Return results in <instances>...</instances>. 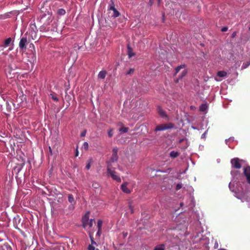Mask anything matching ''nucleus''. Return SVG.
<instances>
[{"instance_id":"f257e3e1","label":"nucleus","mask_w":250,"mask_h":250,"mask_svg":"<svg viewBox=\"0 0 250 250\" xmlns=\"http://www.w3.org/2000/svg\"><path fill=\"white\" fill-rule=\"evenodd\" d=\"M229 187L230 189L235 193V196L240 199L242 202L248 203V207L250 208V192L244 190L242 186H238L236 189L231 184H229Z\"/></svg>"},{"instance_id":"f03ea898","label":"nucleus","mask_w":250,"mask_h":250,"mask_svg":"<svg viewBox=\"0 0 250 250\" xmlns=\"http://www.w3.org/2000/svg\"><path fill=\"white\" fill-rule=\"evenodd\" d=\"M17 169L19 172L24 165L25 161V156L21 150L17 151Z\"/></svg>"},{"instance_id":"7ed1b4c3","label":"nucleus","mask_w":250,"mask_h":250,"mask_svg":"<svg viewBox=\"0 0 250 250\" xmlns=\"http://www.w3.org/2000/svg\"><path fill=\"white\" fill-rule=\"evenodd\" d=\"M107 173L111 176L113 180L117 182H121V179L120 176L118 175V173L115 171L113 166H111L110 165L107 166Z\"/></svg>"},{"instance_id":"20e7f679","label":"nucleus","mask_w":250,"mask_h":250,"mask_svg":"<svg viewBox=\"0 0 250 250\" xmlns=\"http://www.w3.org/2000/svg\"><path fill=\"white\" fill-rule=\"evenodd\" d=\"M118 148L117 147H113L112 151V155L110 157V159L106 161L107 166H109L110 165L112 166V163L116 162L118 160Z\"/></svg>"},{"instance_id":"39448f33","label":"nucleus","mask_w":250,"mask_h":250,"mask_svg":"<svg viewBox=\"0 0 250 250\" xmlns=\"http://www.w3.org/2000/svg\"><path fill=\"white\" fill-rule=\"evenodd\" d=\"M6 75L8 79V83H12L13 82H16L15 79L16 73L15 70L9 67L6 69Z\"/></svg>"},{"instance_id":"423d86ee","label":"nucleus","mask_w":250,"mask_h":250,"mask_svg":"<svg viewBox=\"0 0 250 250\" xmlns=\"http://www.w3.org/2000/svg\"><path fill=\"white\" fill-rule=\"evenodd\" d=\"M173 127L174 125L171 123H169L168 124H161L156 126L154 131H163L168 129H171Z\"/></svg>"},{"instance_id":"0eeeda50","label":"nucleus","mask_w":250,"mask_h":250,"mask_svg":"<svg viewBox=\"0 0 250 250\" xmlns=\"http://www.w3.org/2000/svg\"><path fill=\"white\" fill-rule=\"evenodd\" d=\"M29 48H30L31 53L29 54L30 56L28 57L29 58L28 61L30 62H34L36 61V55L35 46L33 44L30 43L29 46Z\"/></svg>"},{"instance_id":"6e6552de","label":"nucleus","mask_w":250,"mask_h":250,"mask_svg":"<svg viewBox=\"0 0 250 250\" xmlns=\"http://www.w3.org/2000/svg\"><path fill=\"white\" fill-rule=\"evenodd\" d=\"M230 162L232 167L236 169H239L241 167V165L239 162V159L238 158H233L231 159Z\"/></svg>"},{"instance_id":"1a4fd4ad","label":"nucleus","mask_w":250,"mask_h":250,"mask_svg":"<svg viewBox=\"0 0 250 250\" xmlns=\"http://www.w3.org/2000/svg\"><path fill=\"white\" fill-rule=\"evenodd\" d=\"M27 43V40L26 37H23L20 40L19 42V47L20 49L23 51L26 49V45Z\"/></svg>"},{"instance_id":"9d476101","label":"nucleus","mask_w":250,"mask_h":250,"mask_svg":"<svg viewBox=\"0 0 250 250\" xmlns=\"http://www.w3.org/2000/svg\"><path fill=\"white\" fill-rule=\"evenodd\" d=\"M244 174L246 177L247 181L250 184V167L247 166L244 168Z\"/></svg>"},{"instance_id":"9b49d317","label":"nucleus","mask_w":250,"mask_h":250,"mask_svg":"<svg viewBox=\"0 0 250 250\" xmlns=\"http://www.w3.org/2000/svg\"><path fill=\"white\" fill-rule=\"evenodd\" d=\"M89 212H87L82 217L83 227L85 228L87 227V223L88 222L89 217Z\"/></svg>"},{"instance_id":"f8f14e48","label":"nucleus","mask_w":250,"mask_h":250,"mask_svg":"<svg viewBox=\"0 0 250 250\" xmlns=\"http://www.w3.org/2000/svg\"><path fill=\"white\" fill-rule=\"evenodd\" d=\"M127 185H128L127 182L124 183L121 186V189L124 193L129 194V193H131V190L127 187Z\"/></svg>"},{"instance_id":"ddd939ff","label":"nucleus","mask_w":250,"mask_h":250,"mask_svg":"<svg viewBox=\"0 0 250 250\" xmlns=\"http://www.w3.org/2000/svg\"><path fill=\"white\" fill-rule=\"evenodd\" d=\"M14 39H12L11 38H8L5 40L4 41V45L3 46L5 47L9 46L10 45H14Z\"/></svg>"},{"instance_id":"4468645a","label":"nucleus","mask_w":250,"mask_h":250,"mask_svg":"<svg viewBox=\"0 0 250 250\" xmlns=\"http://www.w3.org/2000/svg\"><path fill=\"white\" fill-rule=\"evenodd\" d=\"M157 111L160 116L163 118H167V116L163 110V109L160 106L158 107Z\"/></svg>"},{"instance_id":"2eb2a0df","label":"nucleus","mask_w":250,"mask_h":250,"mask_svg":"<svg viewBox=\"0 0 250 250\" xmlns=\"http://www.w3.org/2000/svg\"><path fill=\"white\" fill-rule=\"evenodd\" d=\"M106 75V72L105 71H101L98 74V77L99 79H104L105 78Z\"/></svg>"},{"instance_id":"dca6fc26","label":"nucleus","mask_w":250,"mask_h":250,"mask_svg":"<svg viewBox=\"0 0 250 250\" xmlns=\"http://www.w3.org/2000/svg\"><path fill=\"white\" fill-rule=\"evenodd\" d=\"M2 250H12L11 247L7 243L4 244L0 246Z\"/></svg>"},{"instance_id":"f3484780","label":"nucleus","mask_w":250,"mask_h":250,"mask_svg":"<svg viewBox=\"0 0 250 250\" xmlns=\"http://www.w3.org/2000/svg\"><path fill=\"white\" fill-rule=\"evenodd\" d=\"M179 153L177 151H172L170 152L169 156L170 157L172 158H175L177 157H178L179 155Z\"/></svg>"},{"instance_id":"a211bd4d","label":"nucleus","mask_w":250,"mask_h":250,"mask_svg":"<svg viewBox=\"0 0 250 250\" xmlns=\"http://www.w3.org/2000/svg\"><path fill=\"white\" fill-rule=\"evenodd\" d=\"M185 66H186V65L185 64H182V65L176 67L175 73L174 74V75H176L181 69L184 68L185 67Z\"/></svg>"},{"instance_id":"6ab92c4d","label":"nucleus","mask_w":250,"mask_h":250,"mask_svg":"<svg viewBox=\"0 0 250 250\" xmlns=\"http://www.w3.org/2000/svg\"><path fill=\"white\" fill-rule=\"evenodd\" d=\"M165 246L164 244H161L156 246L154 250H165Z\"/></svg>"},{"instance_id":"aec40b11","label":"nucleus","mask_w":250,"mask_h":250,"mask_svg":"<svg viewBox=\"0 0 250 250\" xmlns=\"http://www.w3.org/2000/svg\"><path fill=\"white\" fill-rule=\"evenodd\" d=\"M227 72L224 71H220L217 72V76L220 77H224L227 76Z\"/></svg>"},{"instance_id":"412c9836","label":"nucleus","mask_w":250,"mask_h":250,"mask_svg":"<svg viewBox=\"0 0 250 250\" xmlns=\"http://www.w3.org/2000/svg\"><path fill=\"white\" fill-rule=\"evenodd\" d=\"M68 200L69 203L71 204L75 203V200L72 194H68Z\"/></svg>"},{"instance_id":"4be33fe9","label":"nucleus","mask_w":250,"mask_h":250,"mask_svg":"<svg viewBox=\"0 0 250 250\" xmlns=\"http://www.w3.org/2000/svg\"><path fill=\"white\" fill-rule=\"evenodd\" d=\"M127 49H128V54L129 58H130L134 56L135 55V54L132 52V49L131 48V47H129V46H128Z\"/></svg>"},{"instance_id":"5701e85b","label":"nucleus","mask_w":250,"mask_h":250,"mask_svg":"<svg viewBox=\"0 0 250 250\" xmlns=\"http://www.w3.org/2000/svg\"><path fill=\"white\" fill-rule=\"evenodd\" d=\"M113 14L112 15V17L114 18L118 17L120 16V13L119 12V11L115 9L113 11Z\"/></svg>"},{"instance_id":"b1692460","label":"nucleus","mask_w":250,"mask_h":250,"mask_svg":"<svg viewBox=\"0 0 250 250\" xmlns=\"http://www.w3.org/2000/svg\"><path fill=\"white\" fill-rule=\"evenodd\" d=\"M128 130V127L123 126L119 129V131L123 133H126Z\"/></svg>"},{"instance_id":"393cba45","label":"nucleus","mask_w":250,"mask_h":250,"mask_svg":"<svg viewBox=\"0 0 250 250\" xmlns=\"http://www.w3.org/2000/svg\"><path fill=\"white\" fill-rule=\"evenodd\" d=\"M57 13L60 15H64L65 14V11L64 9L61 8L58 10Z\"/></svg>"},{"instance_id":"a878e982","label":"nucleus","mask_w":250,"mask_h":250,"mask_svg":"<svg viewBox=\"0 0 250 250\" xmlns=\"http://www.w3.org/2000/svg\"><path fill=\"white\" fill-rule=\"evenodd\" d=\"M93 222H95V221L93 219H91L88 220V222L87 223V226H89V227H91L93 225Z\"/></svg>"},{"instance_id":"bb28decb","label":"nucleus","mask_w":250,"mask_h":250,"mask_svg":"<svg viewBox=\"0 0 250 250\" xmlns=\"http://www.w3.org/2000/svg\"><path fill=\"white\" fill-rule=\"evenodd\" d=\"M207 106L205 104H202L200 107V110L201 111H205L207 109Z\"/></svg>"},{"instance_id":"cd10ccee","label":"nucleus","mask_w":250,"mask_h":250,"mask_svg":"<svg viewBox=\"0 0 250 250\" xmlns=\"http://www.w3.org/2000/svg\"><path fill=\"white\" fill-rule=\"evenodd\" d=\"M102 224H103V221L101 220H99L98 221V224H97L98 229H102Z\"/></svg>"},{"instance_id":"c85d7f7f","label":"nucleus","mask_w":250,"mask_h":250,"mask_svg":"<svg viewBox=\"0 0 250 250\" xmlns=\"http://www.w3.org/2000/svg\"><path fill=\"white\" fill-rule=\"evenodd\" d=\"M128 207H129V209L130 210V213H133L134 209H133V207L132 206V202H130L129 203Z\"/></svg>"},{"instance_id":"c756f323","label":"nucleus","mask_w":250,"mask_h":250,"mask_svg":"<svg viewBox=\"0 0 250 250\" xmlns=\"http://www.w3.org/2000/svg\"><path fill=\"white\" fill-rule=\"evenodd\" d=\"M89 237L90 238L91 243L92 245H97V243L94 241V238L91 234L89 235Z\"/></svg>"},{"instance_id":"7c9ffc66","label":"nucleus","mask_w":250,"mask_h":250,"mask_svg":"<svg viewBox=\"0 0 250 250\" xmlns=\"http://www.w3.org/2000/svg\"><path fill=\"white\" fill-rule=\"evenodd\" d=\"M113 129L112 128L110 129L108 131V135L109 137H112L113 136Z\"/></svg>"},{"instance_id":"2f4dec72","label":"nucleus","mask_w":250,"mask_h":250,"mask_svg":"<svg viewBox=\"0 0 250 250\" xmlns=\"http://www.w3.org/2000/svg\"><path fill=\"white\" fill-rule=\"evenodd\" d=\"M51 96V98L52 99L55 101H59V99L56 96H55V95L53 94H51L50 95Z\"/></svg>"},{"instance_id":"473e14b6","label":"nucleus","mask_w":250,"mask_h":250,"mask_svg":"<svg viewBox=\"0 0 250 250\" xmlns=\"http://www.w3.org/2000/svg\"><path fill=\"white\" fill-rule=\"evenodd\" d=\"M92 187L94 188H98L99 187V184L98 183H94L92 184Z\"/></svg>"},{"instance_id":"72a5a7b5","label":"nucleus","mask_w":250,"mask_h":250,"mask_svg":"<svg viewBox=\"0 0 250 250\" xmlns=\"http://www.w3.org/2000/svg\"><path fill=\"white\" fill-rule=\"evenodd\" d=\"M134 71V69L133 68H130L129 70L126 72V75H130L132 74Z\"/></svg>"},{"instance_id":"f704fd0d","label":"nucleus","mask_w":250,"mask_h":250,"mask_svg":"<svg viewBox=\"0 0 250 250\" xmlns=\"http://www.w3.org/2000/svg\"><path fill=\"white\" fill-rule=\"evenodd\" d=\"M182 184L179 183V184H177V185L176 186V190H178L182 188Z\"/></svg>"},{"instance_id":"c9c22d12","label":"nucleus","mask_w":250,"mask_h":250,"mask_svg":"<svg viewBox=\"0 0 250 250\" xmlns=\"http://www.w3.org/2000/svg\"><path fill=\"white\" fill-rule=\"evenodd\" d=\"M187 73V70H184L182 72V74H181V76H180V79H182L183 77H184V76H185L186 75Z\"/></svg>"},{"instance_id":"e433bc0d","label":"nucleus","mask_w":250,"mask_h":250,"mask_svg":"<svg viewBox=\"0 0 250 250\" xmlns=\"http://www.w3.org/2000/svg\"><path fill=\"white\" fill-rule=\"evenodd\" d=\"M116 8L114 7L113 2L112 1V5L110 6V7L109 8V10H112L113 11Z\"/></svg>"},{"instance_id":"4c0bfd02","label":"nucleus","mask_w":250,"mask_h":250,"mask_svg":"<svg viewBox=\"0 0 250 250\" xmlns=\"http://www.w3.org/2000/svg\"><path fill=\"white\" fill-rule=\"evenodd\" d=\"M92 245H93L91 244V245H89L88 246V248H87L88 250H95V247H94Z\"/></svg>"},{"instance_id":"58836bf2","label":"nucleus","mask_w":250,"mask_h":250,"mask_svg":"<svg viewBox=\"0 0 250 250\" xmlns=\"http://www.w3.org/2000/svg\"><path fill=\"white\" fill-rule=\"evenodd\" d=\"M83 147L85 150H87L88 148V144L87 142H84L83 144Z\"/></svg>"},{"instance_id":"ea45409f","label":"nucleus","mask_w":250,"mask_h":250,"mask_svg":"<svg viewBox=\"0 0 250 250\" xmlns=\"http://www.w3.org/2000/svg\"><path fill=\"white\" fill-rule=\"evenodd\" d=\"M228 30V27H224L222 28L221 31L222 32H226Z\"/></svg>"},{"instance_id":"a19ab883","label":"nucleus","mask_w":250,"mask_h":250,"mask_svg":"<svg viewBox=\"0 0 250 250\" xmlns=\"http://www.w3.org/2000/svg\"><path fill=\"white\" fill-rule=\"evenodd\" d=\"M236 34H237V32H233L231 35V37L232 38H234L235 37V36H236Z\"/></svg>"},{"instance_id":"79ce46f5","label":"nucleus","mask_w":250,"mask_h":250,"mask_svg":"<svg viewBox=\"0 0 250 250\" xmlns=\"http://www.w3.org/2000/svg\"><path fill=\"white\" fill-rule=\"evenodd\" d=\"M90 167H91L90 163H88L86 165V167H85V168H86L87 169H89L90 168Z\"/></svg>"},{"instance_id":"37998d69","label":"nucleus","mask_w":250,"mask_h":250,"mask_svg":"<svg viewBox=\"0 0 250 250\" xmlns=\"http://www.w3.org/2000/svg\"><path fill=\"white\" fill-rule=\"evenodd\" d=\"M101 234V229H98V232H97V235L100 236Z\"/></svg>"},{"instance_id":"c03bdc74","label":"nucleus","mask_w":250,"mask_h":250,"mask_svg":"<svg viewBox=\"0 0 250 250\" xmlns=\"http://www.w3.org/2000/svg\"><path fill=\"white\" fill-rule=\"evenodd\" d=\"M85 134H86V131H83V132L81 133V137H84V136H85Z\"/></svg>"},{"instance_id":"a18cd8bd","label":"nucleus","mask_w":250,"mask_h":250,"mask_svg":"<svg viewBox=\"0 0 250 250\" xmlns=\"http://www.w3.org/2000/svg\"><path fill=\"white\" fill-rule=\"evenodd\" d=\"M17 229H18L22 234L23 236H25V235H24V233L23 232L21 229H20L18 228V227H17Z\"/></svg>"},{"instance_id":"49530a36","label":"nucleus","mask_w":250,"mask_h":250,"mask_svg":"<svg viewBox=\"0 0 250 250\" xmlns=\"http://www.w3.org/2000/svg\"><path fill=\"white\" fill-rule=\"evenodd\" d=\"M153 3V0H149V4L150 5H152Z\"/></svg>"},{"instance_id":"de8ad7c7","label":"nucleus","mask_w":250,"mask_h":250,"mask_svg":"<svg viewBox=\"0 0 250 250\" xmlns=\"http://www.w3.org/2000/svg\"><path fill=\"white\" fill-rule=\"evenodd\" d=\"M12 164H13V163H9V164H8V166H7V167H8V170H10V169L9 168V167L10 166V167H11V166H12Z\"/></svg>"},{"instance_id":"09e8293b","label":"nucleus","mask_w":250,"mask_h":250,"mask_svg":"<svg viewBox=\"0 0 250 250\" xmlns=\"http://www.w3.org/2000/svg\"><path fill=\"white\" fill-rule=\"evenodd\" d=\"M49 152L51 154H52V149L50 147H49Z\"/></svg>"},{"instance_id":"8fccbe9b","label":"nucleus","mask_w":250,"mask_h":250,"mask_svg":"<svg viewBox=\"0 0 250 250\" xmlns=\"http://www.w3.org/2000/svg\"><path fill=\"white\" fill-rule=\"evenodd\" d=\"M162 0H157L158 4H159Z\"/></svg>"},{"instance_id":"3c124183","label":"nucleus","mask_w":250,"mask_h":250,"mask_svg":"<svg viewBox=\"0 0 250 250\" xmlns=\"http://www.w3.org/2000/svg\"><path fill=\"white\" fill-rule=\"evenodd\" d=\"M76 156H77L78 155V151L77 150L76 151Z\"/></svg>"},{"instance_id":"603ef678","label":"nucleus","mask_w":250,"mask_h":250,"mask_svg":"<svg viewBox=\"0 0 250 250\" xmlns=\"http://www.w3.org/2000/svg\"><path fill=\"white\" fill-rule=\"evenodd\" d=\"M15 168H16V167H15V166H14V167H13V169H12V171H13V170H15Z\"/></svg>"},{"instance_id":"864d4df0","label":"nucleus","mask_w":250,"mask_h":250,"mask_svg":"<svg viewBox=\"0 0 250 250\" xmlns=\"http://www.w3.org/2000/svg\"><path fill=\"white\" fill-rule=\"evenodd\" d=\"M126 235H127V233H126L125 234V233H124V236H126Z\"/></svg>"},{"instance_id":"5fc2aeb1","label":"nucleus","mask_w":250,"mask_h":250,"mask_svg":"<svg viewBox=\"0 0 250 250\" xmlns=\"http://www.w3.org/2000/svg\"><path fill=\"white\" fill-rule=\"evenodd\" d=\"M95 250H99L98 249H95Z\"/></svg>"},{"instance_id":"6e6d98bb","label":"nucleus","mask_w":250,"mask_h":250,"mask_svg":"<svg viewBox=\"0 0 250 250\" xmlns=\"http://www.w3.org/2000/svg\"><path fill=\"white\" fill-rule=\"evenodd\" d=\"M221 250H225V249H221Z\"/></svg>"},{"instance_id":"4d7b16f0","label":"nucleus","mask_w":250,"mask_h":250,"mask_svg":"<svg viewBox=\"0 0 250 250\" xmlns=\"http://www.w3.org/2000/svg\"><path fill=\"white\" fill-rule=\"evenodd\" d=\"M249 30H250V27H249Z\"/></svg>"}]
</instances>
